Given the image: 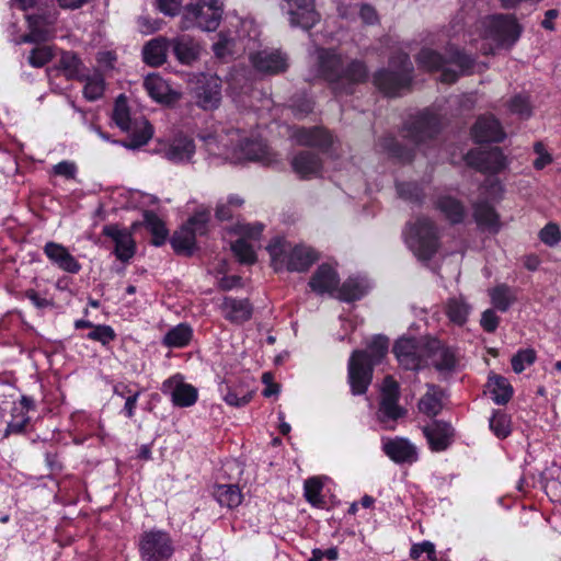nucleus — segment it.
Returning <instances> with one entry per match:
<instances>
[{
    "mask_svg": "<svg viewBox=\"0 0 561 561\" xmlns=\"http://www.w3.org/2000/svg\"><path fill=\"white\" fill-rule=\"evenodd\" d=\"M508 110L522 118H528L531 115L529 98L524 94H516L507 103Z\"/></svg>",
    "mask_w": 561,
    "mask_h": 561,
    "instance_id": "obj_56",
    "label": "nucleus"
},
{
    "mask_svg": "<svg viewBox=\"0 0 561 561\" xmlns=\"http://www.w3.org/2000/svg\"><path fill=\"white\" fill-rule=\"evenodd\" d=\"M170 39L159 36L149 41L142 48L144 61L152 67L161 66L167 60Z\"/></svg>",
    "mask_w": 561,
    "mask_h": 561,
    "instance_id": "obj_35",
    "label": "nucleus"
},
{
    "mask_svg": "<svg viewBox=\"0 0 561 561\" xmlns=\"http://www.w3.org/2000/svg\"><path fill=\"white\" fill-rule=\"evenodd\" d=\"M465 160L479 172L489 174H497L507 167L506 157L497 147L490 150L472 149L467 152Z\"/></svg>",
    "mask_w": 561,
    "mask_h": 561,
    "instance_id": "obj_13",
    "label": "nucleus"
},
{
    "mask_svg": "<svg viewBox=\"0 0 561 561\" xmlns=\"http://www.w3.org/2000/svg\"><path fill=\"white\" fill-rule=\"evenodd\" d=\"M423 553L427 554L428 560H436L435 546L432 542L423 541L422 543L414 545L410 551L412 559H419Z\"/></svg>",
    "mask_w": 561,
    "mask_h": 561,
    "instance_id": "obj_63",
    "label": "nucleus"
},
{
    "mask_svg": "<svg viewBox=\"0 0 561 561\" xmlns=\"http://www.w3.org/2000/svg\"><path fill=\"white\" fill-rule=\"evenodd\" d=\"M413 65L405 53H398L390 58L389 69L375 72L374 84L386 95L397 96L408 90L412 82Z\"/></svg>",
    "mask_w": 561,
    "mask_h": 561,
    "instance_id": "obj_4",
    "label": "nucleus"
},
{
    "mask_svg": "<svg viewBox=\"0 0 561 561\" xmlns=\"http://www.w3.org/2000/svg\"><path fill=\"white\" fill-rule=\"evenodd\" d=\"M471 133L477 142H501L505 138L501 123L492 115L480 116Z\"/></svg>",
    "mask_w": 561,
    "mask_h": 561,
    "instance_id": "obj_27",
    "label": "nucleus"
},
{
    "mask_svg": "<svg viewBox=\"0 0 561 561\" xmlns=\"http://www.w3.org/2000/svg\"><path fill=\"white\" fill-rule=\"evenodd\" d=\"M389 341L387 337L378 335L368 344L367 350L363 351L367 354V364L374 366L379 364L388 352Z\"/></svg>",
    "mask_w": 561,
    "mask_h": 561,
    "instance_id": "obj_49",
    "label": "nucleus"
},
{
    "mask_svg": "<svg viewBox=\"0 0 561 561\" xmlns=\"http://www.w3.org/2000/svg\"><path fill=\"white\" fill-rule=\"evenodd\" d=\"M490 430L497 438H506L511 434V417L501 411H496L490 419Z\"/></svg>",
    "mask_w": 561,
    "mask_h": 561,
    "instance_id": "obj_50",
    "label": "nucleus"
},
{
    "mask_svg": "<svg viewBox=\"0 0 561 561\" xmlns=\"http://www.w3.org/2000/svg\"><path fill=\"white\" fill-rule=\"evenodd\" d=\"M539 239L542 243H545L548 247L557 245L561 239V232H560L559 226L554 222L547 224L539 231Z\"/></svg>",
    "mask_w": 561,
    "mask_h": 561,
    "instance_id": "obj_58",
    "label": "nucleus"
},
{
    "mask_svg": "<svg viewBox=\"0 0 561 561\" xmlns=\"http://www.w3.org/2000/svg\"><path fill=\"white\" fill-rule=\"evenodd\" d=\"M382 450L396 463L411 465L419 459L417 448L404 437L383 438Z\"/></svg>",
    "mask_w": 561,
    "mask_h": 561,
    "instance_id": "obj_21",
    "label": "nucleus"
},
{
    "mask_svg": "<svg viewBox=\"0 0 561 561\" xmlns=\"http://www.w3.org/2000/svg\"><path fill=\"white\" fill-rule=\"evenodd\" d=\"M322 484L317 479H309L305 482V496L308 502L316 504L319 502Z\"/></svg>",
    "mask_w": 561,
    "mask_h": 561,
    "instance_id": "obj_64",
    "label": "nucleus"
},
{
    "mask_svg": "<svg viewBox=\"0 0 561 561\" xmlns=\"http://www.w3.org/2000/svg\"><path fill=\"white\" fill-rule=\"evenodd\" d=\"M57 18L55 10L27 15L28 33L22 36V42L38 44L51 39Z\"/></svg>",
    "mask_w": 561,
    "mask_h": 561,
    "instance_id": "obj_15",
    "label": "nucleus"
},
{
    "mask_svg": "<svg viewBox=\"0 0 561 561\" xmlns=\"http://www.w3.org/2000/svg\"><path fill=\"white\" fill-rule=\"evenodd\" d=\"M427 388L426 393L420 399L417 407L420 412L433 417L442 411L443 391L435 385H428Z\"/></svg>",
    "mask_w": 561,
    "mask_h": 561,
    "instance_id": "obj_37",
    "label": "nucleus"
},
{
    "mask_svg": "<svg viewBox=\"0 0 561 561\" xmlns=\"http://www.w3.org/2000/svg\"><path fill=\"white\" fill-rule=\"evenodd\" d=\"M417 65L428 71L440 70V81L445 83H455L459 76L468 75L474 66V58L471 55L449 46L446 55L431 48H423L416 57Z\"/></svg>",
    "mask_w": 561,
    "mask_h": 561,
    "instance_id": "obj_2",
    "label": "nucleus"
},
{
    "mask_svg": "<svg viewBox=\"0 0 561 561\" xmlns=\"http://www.w3.org/2000/svg\"><path fill=\"white\" fill-rule=\"evenodd\" d=\"M253 392L245 390L242 387L228 388L227 393L224 396V400L231 407H243L248 404L252 399Z\"/></svg>",
    "mask_w": 561,
    "mask_h": 561,
    "instance_id": "obj_54",
    "label": "nucleus"
},
{
    "mask_svg": "<svg viewBox=\"0 0 561 561\" xmlns=\"http://www.w3.org/2000/svg\"><path fill=\"white\" fill-rule=\"evenodd\" d=\"M12 420L8 423L4 431V437L11 434H22L25 432L30 423V416L24 411H19V407H14L11 412Z\"/></svg>",
    "mask_w": 561,
    "mask_h": 561,
    "instance_id": "obj_51",
    "label": "nucleus"
},
{
    "mask_svg": "<svg viewBox=\"0 0 561 561\" xmlns=\"http://www.w3.org/2000/svg\"><path fill=\"white\" fill-rule=\"evenodd\" d=\"M43 251L48 260L61 271L70 274L80 272L81 264L62 244L49 241L44 245Z\"/></svg>",
    "mask_w": 561,
    "mask_h": 561,
    "instance_id": "obj_26",
    "label": "nucleus"
},
{
    "mask_svg": "<svg viewBox=\"0 0 561 561\" xmlns=\"http://www.w3.org/2000/svg\"><path fill=\"white\" fill-rule=\"evenodd\" d=\"M192 336L193 331L191 327L186 323H180L165 333L162 343L168 347L182 348L188 345Z\"/></svg>",
    "mask_w": 561,
    "mask_h": 561,
    "instance_id": "obj_41",
    "label": "nucleus"
},
{
    "mask_svg": "<svg viewBox=\"0 0 561 561\" xmlns=\"http://www.w3.org/2000/svg\"><path fill=\"white\" fill-rule=\"evenodd\" d=\"M233 46V38L230 34L221 31L218 34V41L214 43L213 50L218 58H225L226 56L231 54V49Z\"/></svg>",
    "mask_w": 561,
    "mask_h": 561,
    "instance_id": "obj_59",
    "label": "nucleus"
},
{
    "mask_svg": "<svg viewBox=\"0 0 561 561\" xmlns=\"http://www.w3.org/2000/svg\"><path fill=\"white\" fill-rule=\"evenodd\" d=\"M83 81L85 82L83 88V95L88 101L93 102L103 96L105 90V81L102 73H85Z\"/></svg>",
    "mask_w": 561,
    "mask_h": 561,
    "instance_id": "obj_47",
    "label": "nucleus"
},
{
    "mask_svg": "<svg viewBox=\"0 0 561 561\" xmlns=\"http://www.w3.org/2000/svg\"><path fill=\"white\" fill-rule=\"evenodd\" d=\"M214 497L220 504L228 508H234L242 502V494L236 484H217L213 491Z\"/></svg>",
    "mask_w": 561,
    "mask_h": 561,
    "instance_id": "obj_40",
    "label": "nucleus"
},
{
    "mask_svg": "<svg viewBox=\"0 0 561 561\" xmlns=\"http://www.w3.org/2000/svg\"><path fill=\"white\" fill-rule=\"evenodd\" d=\"M488 293L493 306L492 309L501 312H506L516 300L513 289L506 284L490 288Z\"/></svg>",
    "mask_w": 561,
    "mask_h": 561,
    "instance_id": "obj_39",
    "label": "nucleus"
},
{
    "mask_svg": "<svg viewBox=\"0 0 561 561\" xmlns=\"http://www.w3.org/2000/svg\"><path fill=\"white\" fill-rule=\"evenodd\" d=\"M500 324V317L496 314L495 310L490 308L482 312L480 319V325L488 333H493L496 331Z\"/></svg>",
    "mask_w": 561,
    "mask_h": 561,
    "instance_id": "obj_62",
    "label": "nucleus"
},
{
    "mask_svg": "<svg viewBox=\"0 0 561 561\" xmlns=\"http://www.w3.org/2000/svg\"><path fill=\"white\" fill-rule=\"evenodd\" d=\"M224 9L209 10L203 5H186L182 15V27H198L203 31H215L222 18Z\"/></svg>",
    "mask_w": 561,
    "mask_h": 561,
    "instance_id": "obj_16",
    "label": "nucleus"
},
{
    "mask_svg": "<svg viewBox=\"0 0 561 561\" xmlns=\"http://www.w3.org/2000/svg\"><path fill=\"white\" fill-rule=\"evenodd\" d=\"M219 308L227 321L238 325L249 321L253 313V306L247 298L240 299L226 296Z\"/></svg>",
    "mask_w": 561,
    "mask_h": 561,
    "instance_id": "obj_25",
    "label": "nucleus"
},
{
    "mask_svg": "<svg viewBox=\"0 0 561 561\" xmlns=\"http://www.w3.org/2000/svg\"><path fill=\"white\" fill-rule=\"evenodd\" d=\"M291 168L300 179L318 176L322 171L321 158L309 150H301L291 159Z\"/></svg>",
    "mask_w": 561,
    "mask_h": 561,
    "instance_id": "obj_30",
    "label": "nucleus"
},
{
    "mask_svg": "<svg viewBox=\"0 0 561 561\" xmlns=\"http://www.w3.org/2000/svg\"><path fill=\"white\" fill-rule=\"evenodd\" d=\"M373 378V366L367 364V354L354 351L348 360V382L354 396L364 394Z\"/></svg>",
    "mask_w": 561,
    "mask_h": 561,
    "instance_id": "obj_14",
    "label": "nucleus"
},
{
    "mask_svg": "<svg viewBox=\"0 0 561 561\" xmlns=\"http://www.w3.org/2000/svg\"><path fill=\"white\" fill-rule=\"evenodd\" d=\"M422 432L433 451L446 450L454 442V427L450 423L442 420L432 421L422 428Z\"/></svg>",
    "mask_w": 561,
    "mask_h": 561,
    "instance_id": "obj_20",
    "label": "nucleus"
},
{
    "mask_svg": "<svg viewBox=\"0 0 561 561\" xmlns=\"http://www.w3.org/2000/svg\"><path fill=\"white\" fill-rule=\"evenodd\" d=\"M275 271L306 272L318 260L314 250L305 245L290 248L282 238H275L267 247Z\"/></svg>",
    "mask_w": 561,
    "mask_h": 561,
    "instance_id": "obj_5",
    "label": "nucleus"
},
{
    "mask_svg": "<svg viewBox=\"0 0 561 561\" xmlns=\"http://www.w3.org/2000/svg\"><path fill=\"white\" fill-rule=\"evenodd\" d=\"M170 47L181 64L191 65L198 58L199 46L188 35H180L170 39Z\"/></svg>",
    "mask_w": 561,
    "mask_h": 561,
    "instance_id": "obj_34",
    "label": "nucleus"
},
{
    "mask_svg": "<svg viewBox=\"0 0 561 561\" xmlns=\"http://www.w3.org/2000/svg\"><path fill=\"white\" fill-rule=\"evenodd\" d=\"M196 104L203 110L217 108L221 101V83L218 77H204L195 89Z\"/></svg>",
    "mask_w": 561,
    "mask_h": 561,
    "instance_id": "obj_22",
    "label": "nucleus"
},
{
    "mask_svg": "<svg viewBox=\"0 0 561 561\" xmlns=\"http://www.w3.org/2000/svg\"><path fill=\"white\" fill-rule=\"evenodd\" d=\"M403 233L407 244L419 259L428 261L438 251V228L428 217L420 216L409 222Z\"/></svg>",
    "mask_w": 561,
    "mask_h": 561,
    "instance_id": "obj_7",
    "label": "nucleus"
},
{
    "mask_svg": "<svg viewBox=\"0 0 561 561\" xmlns=\"http://www.w3.org/2000/svg\"><path fill=\"white\" fill-rule=\"evenodd\" d=\"M378 146L390 156L401 160L411 161L413 150L402 146L393 136L388 135L378 140Z\"/></svg>",
    "mask_w": 561,
    "mask_h": 561,
    "instance_id": "obj_45",
    "label": "nucleus"
},
{
    "mask_svg": "<svg viewBox=\"0 0 561 561\" xmlns=\"http://www.w3.org/2000/svg\"><path fill=\"white\" fill-rule=\"evenodd\" d=\"M197 389L190 383L179 382L171 391L173 404L180 408L192 407L197 401Z\"/></svg>",
    "mask_w": 561,
    "mask_h": 561,
    "instance_id": "obj_44",
    "label": "nucleus"
},
{
    "mask_svg": "<svg viewBox=\"0 0 561 561\" xmlns=\"http://www.w3.org/2000/svg\"><path fill=\"white\" fill-rule=\"evenodd\" d=\"M194 153V140L182 134L176 135L163 149V157L173 163L190 162Z\"/></svg>",
    "mask_w": 561,
    "mask_h": 561,
    "instance_id": "obj_28",
    "label": "nucleus"
},
{
    "mask_svg": "<svg viewBox=\"0 0 561 561\" xmlns=\"http://www.w3.org/2000/svg\"><path fill=\"white\" fill-rule=\"evenodd\" d=\"M102 233L114 241L117 260L128 262L135 255V241L126 229H121L117 225H106Z\"/></svg>",
    "mask_w": 561,
    "mask_h": 561,
    "instance_id": "obj_23",
    "label": "nucleus"
},
{
    "mask_svg": "<svg viewBox=\"0 0 561 561\" xmlns=\"http://www.w3.org/2000/svg\"><path fill=\"white\" fill-rule=\"evenodd\" d=\"M209 220L208 213H197L192 216L185 224L195 236H203L207 232V224Z\"/></svg>",
    "mask_w": 561,
    "mask_h": 561,
    "instance_id": "obj_60",
    "label": "nucleus"
},
{
    "mask_svg": "<svg viewBox=\"0 0 561 561\" xmlns=\"http://www.w3.org/2000/svg\"><path fill=\"white\" fill-rule=\"evenodd\" d=\"M112 119L122 131H133L128 140L119 141L127 149L145 146L153 135V127L148 121L142 119L140 126L138 118L131 117L127 98L124 94H119L115 100Z\"/></svg>",
    "mask_w": 561,
    "mask_h": 561,
    "instance_id": "obj_6",
    "label": "nucleus"
},
{
    "mask_svg": "<svg viewBox=\"0 0 561 561\" xmlns=\"http://www.w3.org/2000/svg\"><path fill=\"white\" fill-rule=\"evenodd\" d=\"M397 191L401 198L414 204L422 203L425 197L422 187L414 182L399 183L397 185Z\"/></svg>",
    "mask_w": 561,
    "mask_h": 561,
    "instance_id": "obj_52",
    "label": "nucleus"
},
{
    "mask_svg": "<svg viewBox=\"0 0 561 561\" xmlns=\"http://www.w3.org/2000/svg\"><path fill=\"white\" fill-rule=\"evenodd\" d=\"M171 535L162 529H150L139 536L138 551L141 561H169L174 553Z\"/></svg>",
    "mask_w": 561,
    "mask_h": 561,
    "instance_id": "obj_9",
    "label": "nucleus"
},
{
    "mask_svg": "<svg viewBox=\"0 0 561 561\" xmlns=\"http://www.w3.org/2000/svg\"><path fill=\"white\" fill-rule=\"evenodd\" d=\"M145 226L151 232L152 243L157 247L162 245L168 237V229L164 222L152 211L145 214Z\"/></svg>",
    "mask_w": 561,
    "mask_h": 561,
    "instance_id": "obj_48",
    "label": "nucleus"
},
{
    "mask_svg": "<svg viewBox=\"0 0 561 561\" xmlns=\"http://www.w3.org/2000/svg\"><path fill=\"white\" fill-rule=\"evenodd\" d=\"M473 217L481 230L496 233L501 228L499 214L494 207L485 201L473 204Z\"/></svg>",
    "mask_w": 561,
    "mask_h": 561,
    "instance_id": "obj_32",
    "label": "nucleus"
},
{
    "mask_svg": "<svg viewBox=\"0 0 561 561\" xmlns=\"http://www.w3.org/2000/svg\"><path fill=\"white\" fill-rule=\"evenodd\" d=\"M455 351L436 339L426 341L425 364H431L438 371H450L456 367Z\"/></svg>",
    "mask_w": 561,
    "mask_h": 561,
    "instance_id": "obj_18",
    "label": "nucleus"
},
{
    "mask_svg": "<svg viewBox=\"0 0 561 561\" xmlns=\"http://www.w3.org/2000/svg\"><path fill=\"white\" fill-rule=\"evenodd\" d=\"M53 54L49 47H36L32 49L28 56V62L36 68H41L50 61Z\"/></svg>",
    "mask_w": 561,
    "mask_h": 561,
    "instance_id": "obj_61",
    "label": "nucleus"
},
{
    "mask_svg": "<svg viewBox=\"0 0 561 561\" xmlns=\"http://www.w3.org/2000/svg\"><path fill=\"white\" fill-rule=\"evenodd\" d=\"M293 138L300 146L314 147L322 152L329 150L333 142L332 135L322 127H299L293 133Z\"/></svg>",
    "mask_w": 561,
    "mask_h": 561,
    "instance_id": "obj_24",
    "label": "nucleus"
},
{
    "mask_svg": "<svg viewBox=\"0 0 561 561\" xmlns=\"http://www.w3.org/2000/svg\"><path fill=\"white\" fill-rule=\"evenodd\" d=\"M311 56L316 76L328 82L335 95L352 94L355 85L368 79L365 61L351 58L336 48L317 46Z\"/></svg>",
    "mask_w": 561,
    "mask_h": 561,
    "instance_id": "obj_1",
    "label": "nucleus"
},
{
    "mask_svg": "<svg viewBox=\"0 0 561 561\" xmlns=\"http://www.w3.org/2000/svg\"><path fill=\"white\" fill-rule=\"evenodd\" d=\"M536 360V352L531 348L520 350L512 357V368L516 374L525 370L526 366H530Z\"/></svg>",
    "mask_w": 561,
    "mask_h": 561,
    "instance_id": "obj_57",
    "label": "nucleus"
},
{
    "mask_svg": "<svg viewBox=\"0 0 561 561\" xmlns=\"http://www.w3.org/2000/svg\"><path fill=\"white\" fill-rule=\"evenodd\" d=\"M144 87L157 102L171 104L179 99V94L172 91L167 81L160 76L149 75L144 81Z\"/></svg>",
    "mask_w": 561,
    "mask_h": 561,
    "instance_id": "obj_33",
    "label": "nucleus"
},
{
    "mask_svg": "<svg viewBox=\"0 0 561 561\" xmlns=\"http://www.w3.org/2000/svg\"><path fill=\"white\" fill-rule=\"evenodd\" d=\"M231 250L242 264H253L256 261V255L252 245L243 238L234 241L231 245Z\"/></svg>",
    "mask_w": 561,
    "mask_h": 561,
    "instance_id": "obj_53",
    "label": "nucleus"
},
{
    "mask_svg": "<svg viewBox=\"0 0 561 561\" xmlns=\"http://www.w3.org/2000/svg\"><path fill=\"white\" fill-rule=\"evenodd\" d=\"M489 388L492 399L496 404H506L513 396V388L510 381L499 375H493L489 378Z\"/></svg>",
    "mask_w": 561,
    "mask_h": 561,
    "instance_id": "obj_42",
    "label": "nucleus"
},
{
    "mask_svg": "<svg viewBox=\"0 0 561 561\" xmlns=\"http://www.w3.org/2000/svg\"><path fill=\"white\" fill-rule=\"evenodd\" d=\"M366 291L367 288L363 280L350 277L341 285V287L337 286L336 297L342 301L352 302L359 300Z\"/></svg>",
    "mask_w": 561,
    "mask_h": 561,
    "instance_id": "obj_43",
    "label": "nucleus"
},
{
    "mask_svg": "<svg viewBox=\"0 0 561 561\" xmlns=\"http://www.w3.org/2000/svg\"><path fill=\"white\" fill-rule=\"evenodd\" d=\"M195 239L196 236L194 232H192V230H190L187 226L184 225L173 234L171 244L175 252L191 255L195 250Z\"/></svg>",
    "mask_w": 561,
    "mask_h": 561,
    "instance_id": "obj_46",
    "label": "nucleus"
},
{
    "mask_svg": "<svg viewBox=\"0 0 561 561\" xmlns=\"http://www.w3.org/2000/svg\"><path fill=\"white\" fill-rule=\"evenodd\" d=\"M282 8L287 11L291 25L304 30L311 28L319 21L313 0H284Z\"/></svg>",
    "mask_w": 561,
    "mask_h": 561,
    "instance_id": "obj_17",
    "label": "nucleus"
},
{
    "mask_svg": "<svg viewBox=\"0 0 561 561\" xmlns=\"http://www.w3.org/2000/svg\"><path fill=\"white\" fill-rule=\"evenodd\" d=\"M340 284L337 272L329 264H321L309 280L312 291L318 295L330 294L336 291Z\"/></svg>",
    "mask_w": 561,
    "mask_h": 561,
    "instance_id": "obj_29",
    "label": "nucleus"
},
{
    "mask_svg": "<svg viewBox=\"0 0 561 561\" xmlns=\"http://www.w3.org/2000/svg\"><path fill=\"white\" fill-rule=\"evenodd\" d=\"M425 351L426 341L415 337H401L392 348L399 364L409 370H417L425 365Z\"/></svg>",
    "mask_w": 561,
    "mask_h": 561,
    "instance_id": "obj_12",
    "label": "nucleus"
},
{
    "mask_svg": "<svg viewBox=\"0 0 561 561\" xmlns=\"http://www.w3.org/2000/svg\"><path fill=\"white\" fill-rule=\"evenodd\" d=\"M471 311V306L462 297L449 298L445 304V313L457 325H463Z\"/></svg>",
    "mask_w": 561,
    "mask_h": 561,
    "instance_id": "obj_38",
    "label": "nucleus"
},
{
    "mask_svg": "<svg viewBox=\"0 0 561 561\" xmlns=\"http://www.w3.org/2000/svg\"><path fill=\"white\" fill-rule=\"evenodd\" d=\"M87 339L100 342L102 345L105 346L111 342L115 341L116 333L111 325L95 324L87 334Z\"/></svg>",
    "mask_w": 561,
    "mask_h": 561,
    "instance_id": "obj_55",
    "label": "nucleus"
},
{
    "mask_svg": "<svg viewBox=\"0 0 561 561\" xmlns=\"http://www.w3.org/2000/svg\"><path fill=\"white\" fill-rule=\"evenodd\" d=\"M399 397L398 382L391 376H387L383 380L381 398L376 412L377 421L383 430H394L397 421L408 413L407 409L399 404Z\"/></svg>",
    "mask_w": 561,
    "mask_h": 561,
    "instance_id": "obj_8",
    "label": "nucleus"
},
{
    "mask_svg": "<svg viewBox=\"0 0 561 561\" xmlns=\"http://www.w3.org/2000/svg\"><path fill=\"white\" fill-rule=\"evenodd\" d=\"M442 129V121L436 113L424 110L412 115L403 126V136L415 145L434 139Z\"/></svg>",
    "mask_w": 561,
    "mask_h": 561,
    "instance_id": "obj_10",
    "label": "nucleus"
},
{
    "mask_svg": "<svg viewBox=\"0 0 561 561\" xmlns=\"http://www.w3.org/2000/svg\"><path fill=\"white\" fill-rule=\"evenodd\" d=\"M56 67L67 80L83 81L85 78V66L75 51L62 50Z\"/></svg>",
    "mask_w": 561,
    "mask_h": 561,
    "instance_id": "obj_31",
    "label": "nucleus"
},
{
    "mask_svg": "<svg viewBox=\"0 0 561 561\" xmlns=\"http://www.w3.org/2000/svg\"><path fill=\"white\" fill-rule=\"evenodd\" d=\"M255 70L264 75H279L288 68V57L278 49H264L251 56Z\"/></svg>",
    "mask_w": 561,
    "mask_h": 561,
    "instance_id": "obj_19",
    "label": "nucleus"
},
{
    "mask_svg": "<svg viewBox=\"0 0 561 561\" xmlns=\"http://www.w3.org/2000/svg\"><path fill=\"white\" fill-rule=\"evenodd\" d=\"M207 150L216 156L244 159L250 161H264L267 148L262 142L241 138L239 130H229L225 136L208 135L203 137Z\"/></svg>",
    "mask_w": 561,
    "mask_h": 561,
    "instance_id": "obj_3",
    "label": "nucleus"
},
{
    "mask_svg": "<svg viewBox=\"0 0 561 561\" xmlns=\"http://www.w3.org/2000/svg\"><path fill=\"white\" fill-rule=\"evenodd\" d=\"M484 38L497 47H512L520 36L522 27L512 15L497 14L483 21Z\"/></svg>",
    "mask_w": 561,
    "mask_h": 561,
    "instance_id": "obj_11",
    "label": "nucleus"
},
{
    "mask_svg": "<svg viewBox=\"0 0 561 561\" xmlns=\"http://www.w3.org/2000/svg\"><path fill=\"white\" fill-rule=\"evenodd\" d=\"M435 206L451 225L460 224L465 219L466 208L463 204L453 196H439Z\"/></svg>",
    "mask_w": 561,
    "mask_h": 561,
    "instance_id": "obj_36",
    "label": "nucleus"
}]
</instances>
